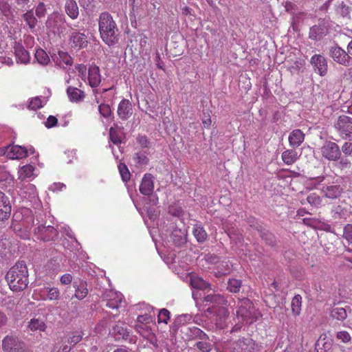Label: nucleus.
I'll use <instances>...</instances> for the list:
<instances>
[{"label":"nucleus","mask_w":352,"mask_h":352,"mask_svg":"<svg viewBox=\"0 0 352 352\" xmlns=\"http://www.w3.org/2000/svg\"><path fill=\"white\" fill-rule=\"evenodd\" d=\"M139 189L143 195L147 197L148 203L142 208L139 205H135V207L142 217H144L146 214L149 219L153 220L157 216L155 210L147 205L149 204L151 206H156L158 204V197L153 194L154 177L150 173H146L142 179Z\"/></svg>","instance_id":"nucleus-1"},{"label":"nucleus","mask_w":352,"mask_h":352,"mask_svg":"<svg viewBox=\"0 0 352 352\" xmlns=\"http://www.w3.org/2000/svg\"><path fill=\"white\" fill-rule=\"evenodd\" d=\"M204 302L214 304L207 309V312L213 314V321L217 328L223 329L227 327L229 312L226 307L222 306L226 304V300L221 295H207L204 297Z\"/></svg>","instance_id":"nucleus-2"},{"label":"nucleus","mask_w":352,"mask_h":352,"mask_svg":"<svg viewBox=\"0 0 352 352\" xmlns=\"http://www.w3.org/2000/svg\"><path fill=\"white\" fill-rule=\"evenodd\" d=\"M99 32L102 40L109 46L118 42L119 30L113 16L108 12H102L98 19Z\"/></svg>","instance_id":"nucleus-3"},{"label":"nucleus","mask_w":352,"mask_h":352,"mask_svg":"<svg viewBox=\"0 0 352 352\" xmlns=\"http://www.w3.org/2000/svg\"><path fill=\"white\" fill-rule=\"evenodd\" d=\"M6 278L14 292L25 289L28 285V272L24 261L17 262L7 272Z\"/></svg>","instance_id":"nucleus-4"},{"label":"nucleus","mask_w":352,"mask_h":352,"mask_svg":"<svg viewBox=\"0 0 352 352\" xmlns=\"http://www.w3.org/2000/svg\"><path fill=\"white\" fill-rule=\"evenodd\" d=\"M63 232L65 235L71 239H74V236L72 231L69 227L61 226L54 228L53 226H38L34 230V234L38 239L44 241L54 240L57 238L58 231Z\"/></svg>","instance_id":"nucleus-5"},{"label":"nucleus","mask_w":352,"mask_h":352,"mask_svg":"<svg viewBox=\"0 0 352 352\" xmlns=\"http://www.w3.org/2000/svg\"><path fill=\"white\" fill-rule=\"evenodd\" d=\"M258 310L254 307L248 299L242 301L241 307L236 311V316L239 322L252 324L259 317Z\"/></svg>","instance_id":"nucleus-6"},{"label":"nucleus","mask_w":352,"mask_h":352,"mask_svg":"<svg viewBox=\"0 0 352 352\" xmlns=\"http://www.w3.org/2000/svg\"><path fill=\"white\" fill-rule=\"evenodd\" d=\"M258 350V346L250 338L239 339L223 346V352H254Z\"/></svg>","instance_id":"nucleus-7"},{"label":"nucleus","mask_w":352,"mask_h":352,"mask_svg":"<svg viewBox=\"0 0 352 352\" xmlns=\"http://www.w3.org/2000/svg\"><path fill=\"white\" fill-rule=\"evenodd\" d=\"M333 127L343 140L352 141V118L346 115L340 116L333 122Z\"/></svg>","instance_id":"nucleus-8"},{"label":"nucleus","mask_w":352,"mask_h":352,"mask_svg":"<svg viewBox=\"0 0 352 352\" xmlns=\"http://www.w3.org/2000/svg\"><path fill=\"white\" fill-rule=\"evenodd\" d=\"M65 21L64 14L58 12H53L47 16L45 25L47 29L53 33H60L64 28Z\"/></svg>","instance_id":"nucleus-9"},{"label":"nucleus","mask_w":352,"mask_h":352,"mask_svg":"<svg viewBox=\"0 0 352 352\" xmlns=\"http://www.w3.org/2000/svg\"><path fill=\"white\" fill-rule=\"evenodd\" d=\"M34 296L37 300H57L60 298V293L57 287L44 286L34 292Z\"/></svg>","instance_id":"nucleus-10"},{"label":"nucleus","mask_w":352,"mask_h":352,"mask_svg":"<svg viewBox=\"0 0 352 352\" xmlns=\"http://www.w3.org/2000/svg\"><path fill=\"white\" fill-rule=\"evenodd\" d=\"M329 55L337 63L345 67L352 65V58L349 56L347 52L338 45L330 48Z\"/></svg>","instance_id":"nucleus-11"},{"label":"nucleus","mask_w":352,"mask_h":352,"mask_svg":"<svg viewBox=\"0 0 352 352\" xmlns=\"http://www.w3.org/2000/svg\"><path fill=\"white\" fill-rule=\"evenodd\" d=\"M320 150L322 157L329 161L338 160L341 155L338 145L331 141H326Z\"/></svg>","instance_id":"nucleus-12"},{"label":"nucleus","mask_w":352,"mask_h":352,"mask_svg":"<svg viewBox=\"0 0 352 352\" xmlns=\"http://www.w3.org/2000/svg\"><path fill=\"white\" fill-rule=\"evenodd\" d=\"M28 150L19 145H10L0 148V155H6L10 159L19 160L28 155Z\"/></svg>","instance_id":"nucleus-13"},{"label":"nucleus","mask_w":352,"mask_h":352,"mask_svg":"<svg viewBox=\"0 0 352 352\" xmlns=\"http://www.w3.org/2000/svg\"><path fill=\"white\" fill-rule=\"evenodd\" d=\"M161 238L166 245L172 242L175 245L179 246L186 241L185 234L181 230H175L169 235L167 233H162Z\"/></svg>","instance_id":"nucleus-14"},{"label":"nucleus","mask_w":352,"mask_h":352,"mask_svg":"<svg viewBox=\"0 0 352 352\" xmlns=\"http://www.w3.org/2000/svg\"><path fill=\"white\" fill-rule=\"evenodd\" d=\"M122 299V294L113 289L107 290L103 294V300L107 302V307L111 309H118Z\"/></svg>","instance_id":"nucleus-15"},{"label":"nucleus","mask_w":352,"mask_h":352,"mask_svg":"<svg viewBox=\"0 0 352 352\" xmlns=\"http://www.w3.org/2000/svg\"><path fill=\"white\" fill-rule=\"evenodd\" d=\"M23 345V342L14 336H7L3 340V349L5 352H19Z\"/></svg>","instance_id":"nucleus-16"},{"label":"nucleus","mask_w":352,"mask_h":352,"mask_svg":"<svg viewBox=\"0 0 352 352\" xmlns=\"http://www.w3.org/2000/svg\"><path fill=\"white\" fill-rule=\"evenodd\" d=\"M311 63L314 67V70L323 76L327 72V62L326 58L320 54H315L311 57Z\"/></svg>","instance_id":"nucleus-17"},{"label":"nucleus","mask_w":352,"mask_h":352,"mask_svg":"<svg viewBox=\"0 0 352 352\" xmlns=\"http://www.w3.org/2000/svg\"><path fill=\"white\" fill-rule=\"evenodd\" d=\"M11 213V205L9 198L0 192V220L8 219Z\"/></svg>","instance_id":"nucleus-18"},{"label":"nucleus","mask_w":352,"mask_h":352,"mask_svg":"<svg viewBox=\"0 0 352 352\" xmlns=\"http://www.w3.org/2000/svg\"><path fill=\"white\" fill-rule=\"evenodd\" d=\"M327 184L322 187L321 191L326 197L329 199H336L338 197L343 191V188L340 185H329L328 180Z\"/></svg>","instance_id":"nucleus-19"},{"label":"nucleus","mask_w":352,"mask_h":352,"mask_svg":"<svg viewBox=\"0 0 352 352\" xmlns=\"http://www.w3.org/2000/svg\"><path fill=\"white\" fill-rule=\"evenodd\" d=\"M70 42L72 47L78 49L85 47L88 43L87 36L85 35V34L77 31H74L72 33Z\"/></svg>","instance_id":"nucleus-20"},{"label":"nucleus","mask_w":352,"mask_h":352,"mask_svg":"<svg viewBox=\"0 0 352 352\" xmlns=\"http://www.w3.org/2000/svg\"><path fill=\"white\" fill-rule=\"evenodd\" d=\"M32 220V217L27 218L26 219H23L21 223H12V228L14 231L19 235L21 238L23 239H28L30 238V232L27 230V224L29 223L30 221Z\"/></svg>","instance_id":"nucleus-21"},{"label":"nucleus","mask_w":352,"mask_h":352,"mask_svg":"<svg viewBox=\"0 0 352 352\" xmlns=\"http://www.w3.org/2000/svg\"><path fill=\"white\" fill-rule=\"evenodd\" d=\"M14 52L16 60L18 63L26 64L29 63L30 56L27 50L19 43H15L14 46Z\"/></svg>","instance_id":"nucleus-22"},{"label":"nucleus","mask_w":352,"mask_h":352,"mask_svg":"<svg viewBox=\"0 0 352 352\" xmlns=\"http://www.w3.org/2000/svg\"><path fill=\"white\" fill-rule=\"evenodd\" d=\"M101 81L99 67L92 65L88 72V82L91 87H97Z\"/></svg>","instance_id":"nucleus-23"},{"label":"nucleus","mask_w":352,"mask_h":352,"mask_svg":"<svg viewBox=\"0 0 352 352\" xmlns=\"http://www.w3.org/2000/svg\"><path fill=\"white\" fill-rule=\"evenodd\" d=\"M131 104L129 100L123 99L118 104V115L120 118L126 120L131 115Z\"/></svg>","instance_id":"nucleus-24"},{"label":"nucleus","mask_w":352,"mask_h":352,"mask_svg":"<svg viewBox=\"0 0 352 352\" xmlns=\"http://www.w3.org/2000/svg\"><path fill=\"white\" fill-rule=\"evenodd\" d=\"M289 145L293 148L298 147L305 140V134L300 129L293 130L289 135Z\"/></svg>","instance_id":"nucleus-25"},{"label":"nucleus","mask_w":352,"mask_h":352,"mask_svg":"<svg viewBox=\"0 0 352 352\" xmlns=\"http://www.w3.org/2000/svg\"><path fill=\"white\" fill-rule=\"evenodd\" d=\"M331 177L330 176H319L316 177L309 178L306 182V185L309 189L317 188L320 185L324 186L327 184L326 181L328 180V184H330Z\"/></svg>","instance_id":"nucleus-26"},{"label":"nucleus","mask_w":352,"mask_h":352,"mask_svg":"<svg viewBox=\"0 0 352 352\" xmlns=\"http://www.w3.org/2000/svg\"><path fill=\"white\" fill-rule=\"evenodd\" d=\"M53 60L57 66L64 69L72 64V57L64 52H58V56L54 58Z\"/></svg>","instance_id":"nucleus-27"},{"label":"nucleus","mask_w":352,"mask_h":352,"mask_svg":"<svg viewBox=\"0 0 352 352\" xmlns=\"http://www.w3.org/2000/svg\"><path fill=\"white\" fill-rule=\"evenodd\" d=\"M327 32V28L324 25H316L310 28L309 36L314 41L320 40Z\"/></svg>","instance_id":"nucleus-28"},{"label":"nucleus","mask_w":352,"mask_h":352,"mask_svg":"<svg viewBox=\"0 0 352 352\" xmlns=\"http://www.w3.org/2000/svg\"><path fill=\"white\" fill-rule=\"evenodd\" d=\"M65 10L72 19H77L79 15L78 6L74 0H67L65 4Z\"/></svg>","instance_id":"nucleus-29"},{"label":"nucleus","mask_w":352,"mask_h":352,"mask_svg":"<svg viewBox=\"0 0 352 352\" xmlns=\"http://www.w3.org/2000/svg\"><path fill=\"white\" fill-rule=\"evenodd\" d=\"M67 94L69 100L72 102H78L85 98V93L79 89L74 87H68Z\"/></svg>","instance_id":"nucleus-30"},{"label":"nucleus","mask_w":352,"mask_h":352,"mask_svg":"<svg viewBox=\"0 0 352 352\" xmlns=\"http://www.w3.org/2000/svg\"><path fill=\"white\" fill-rule=\"evenodd\" d=\"M300 155L294 149H288L282 153L281 158L287 165H292L299 158Z\"/></svg>","instance_id":"nucleus-31"},{"label":"nucleus","mask_w":352,"mask_h":352,"mask_svg":"<svg viewBox=\"0 0 352 352\" xmlns=\"http://www.w3.org/2000/svg\"><path fill=\"white\" fill-rule=\"evenodd\" d=\"M34 171V168L32 165H25L22 166L18 172L19 179H20L21 180H32L35 177Z\"/></svg>","instance_id":"nucleus-32"},{"label":"nucleus","mask_w":352,"mask_h":352,"mask_svg":"<svg viewBox=\"0 0 352 352\" xmlns=\"http://www.w3.org/2000/svg\"><path fill=\"white\" fill-rule=\"evenodd\" d=\"M190 285L193 289L198 290H204L209 286L204 279L195 274L190 276Z\"/></svg>","instance_id":"nucleus-33"},{"label":"nucleus","mask_w":352,"mask_h":352,"mask_svg":"<svg viewBox=\"0 0 352 352\" xmlns=\"http://www.w3.org/2000/svg\"><path fill=\"white\" fill-rule=\"evenodd\" d=\"M20 195L25 199H33L36 197V187L32 184H27L20 190Z\"/></svg>","instance_id":"nucleus-34"},{"label":"nucleus","mask_w":352,"mask_h":352,"mask_svg":"<svg viewBox=\"0 0 352 352\" xmlns=\"http://www.w3.org/2000/svg\"><path fill=\"white\" fill-rule=\"evenodd\" d=\"M74 287H76L75 291V297L78 300H82L86 297L88 294V289L87 287V283L85 281H81L79 285L76 286L74 285Z\"/></svg>","instance_id":"nucleus-35"},{"label":"nucleus","mask_w":352,"mask_h":352,"mask_svg":"<svg viewBox=\"0 0 352 352\" xmlns=\"http://www.w3.org/2000/svg\"><path fill=\"white\" fill-rule=\"evenodd\" d=\"M302 307V297L300 295L297 294L294 296L291 302V308L292 314L294 316H298L301 311Z\"/></svg>","instance_id":"nucleus-36"},{"label":"nucleus","mask_w":352,"mask_h":352,"mask_svg":"<svg viewBox=\"0 0 352 352\" xmlns=\"http://www.w3.org/2000/svg\"><path fill=\"white\" fill-rule=\"evenodd\" d=\"M192 233L199 243L204 242L208 237V234L205 230L200 225H195L192 230Z\"/></svg>","instance_id":"nucleus-37"},{"label":"nucleus","mask_w":352,"mask_h":352,"mask_svg":"<svg viewBox=\"0 0 352 352\" xmlns=\"http://www.w3.org/2000/svg\"><path fill=\"white\" fill-rule=\"evenodd\" d=\"M184 330H186L190 332L188 336L189 339H192L195 338H197L199 339H208V336L200 329L192 327H186Z\"/></svg>","instance_id":"nucleus-38"},{"label":"nucleus","mask_w":352,"mask_h":352,"mask_svg":"<svg viewBox=\"0 0 352 352\" xmlns=\"http://www.w3.org/2000/svg\"><path fill=\"white\" fill-rule=\"evenodd\" d=\"M331 316L334 319L343 321L347 317V310L343 307H334L331 311Z\"/></svg>","instance_id":"nucleus-39"},{"label":"nucleus","mask_w":352,"mask_h":352,"mask_svg":"<svg viewBox=\"0 0 352 352\" xmlns=\"http://www.w3.org/2000/svg\"><path fill=\"white\" fill-rule=\"evenodd\" d=\"M34 56L36 61L42 65H46L50 63V57L43 49L36 50Z\"/></svg>","instance_id":"nucleus-40"},{"label":"nucleus","mask_w":352,"mask_h":352,"mask_svg":"<svg viewBox=\"0 0 352 352\" xmlns=\"http://www.w3.org/2000/svg\"><path fill=\"white\" fill-rule=\"evenodd\" d=\"M47 102L45 97H35L30 101L28 108L32 110H36L43 107Z\"/></svg>","instance_id":"nucleus-41"},{"label":"nucleus","mask_w":352,"mask_h":352,"mask_svg":"<svg viewBox=\"0 0 352 352\" xmlns=\"http://www.w3.org/2000/svg\"><path fill=\"white\" fill-rule=\"evenodd\" d=\"M23 18L24 21L26 22L28 27L33 30L35 28L37 24V19L34 16L32 10L27 11L23 15Z\"/></svg>","instance_id":"nucleus-42"},{"label":"nucleus","mask_w":352,"mask_h":352,"mask_svg":"<svg viewBox=\"0 0 352 352\" xmlns=\"http://www.w3.org/2000/svg\"><path fill=\"white\" fill-rule=\"evenodd\" d=\"M28 327L31 331H43L46 328L45 322L42 320L38 318H32L29 322Z\"/></svg>","instance_id":"nucleus-43"},{"label":"nucleus","mask_w":352,"mask_h":352,"mask_svg":"<svg viewBox=\"0 0 352 352\" xmlns=\"http://www.w3.org/2000/svg\"><path fill=\"white\" fill-rule=\"evenodd\" d=\"M0 10L7 18L12 16L13 10L8 0H0Z\"/></svg>","instance_id":"nucleus-44"},{"label":"nucleus","mask_w":352,"mask_h":352,"mask_svg":"<svg viewBox=\"0 0 352 352\" xmlns=\"http://www.w3.org/2000/svg\"><path fill=\"white\" fill-rule=\"evenodd\" d=\"M135 329L142 336L145 338H148L152 335L151 329L146 324H136Z\"/></svg>","instance_id":"nucleus-45"},{"label":"nucleus","mask_w":352,"mask_h":352,"mask_svg":"<svg viewBox=\"0 0 352 352\" xmlns=\"http://www.w3.org/2000/svg\"><path fill=\"white\" fill-rule=\"evenodd\" d=\"M241 286V281L238 279L232 278L228 280V289L230 292L236 293L239 292Z\"/></svg>","instance_id":"nucleus-46"},{"label":"nucleus","mask_w":352,"mask_h":352,"mask_svg":"<svg viewBox=\"0 0 352 352\" xmlns=\"http://www.w3.org/2000/svg\"><path fill=\"white\" fill-rule=\"evenodd\" d=\"M82 333L78 331H74L68 338L67 342L73 346L81 341L82 339Z\"/></svg>","instance_id":"nucleus-47"},{"label":"nucleus","mask_w":352,"mask_h":352,"mask_svg":"<svg viewBox=\"0 0 352 352\" xmlns=\"http://www.w3.org/2000/svg\"><path fill=\"white\" fill-rule=\"evenodd\" d=\"M170 319V312L166 309H162L157 316V322L159 324L164 323L168 324Z\"/></svg>","instance_id":"nucleus-48"},{"label":"nucleus","mask_w":352,"mask_h":352,"mask_svg":"<svg viewBox=\"0 0 352 352\" xmlns=\"http://www.w3.org/2000/svg\"><path fill=\"white\" fill-rule=\"evenodd\" d=\"M307 201L311 206L319 207L321 205L322 199L316 193H311L307 196Z\"/></svg>","instance_id":"nucleus-49"},{"label":"nucleus","mask_w":352,"mask_h":352,"mask_svg":"<svg viewBox=\"0 0 352 352\" xmlns=\"http://www.w3.org/2000/svg\"><path fill=\"white\" fill-rule=\"evenodd\" d=\"M109 138L110 140L116 145H118L121 143V137L119 135L118 131L117 129L111 127L109 130Z\"/></svg>","instance_id":"nucleus-50"},{"label":"nucleus","mask_w":352,"mask_h":352,"mask_svg":"<svg viewBox=\"0 0 352 352\" xmlns=\"http://www.w3.org/2000/svg\"><path fill=\"white\" fill-rule=\"evenodd\" d=\"M336 12L341 16L346 18V17H349V13H350V10H349V6H347L344 3H341L337 6Z\"/></svg>","instance_id":"nucleus-51"},{"label":"nucleus","mask_w":352,"mask_h":352,"mask_svg":"<svg viewBox=\"0 0 352 352\" xmlns=\"http://www.w3.org/2000/svg\"><path fill=\"white\" fill-rule=\"evenodd\" d=\"M119 172L121 177L124 182H127L130 179V173L127 166L124 164H120L118 165Z\"/></svg>","instance_id":"nucleus-52"},{"label":"nucleus","mask_w":352,"mask_h":352,"mask_svg":"<svg viewBox=\"0 0 352 352\" xmlns=\"http://www.w3.org/2000/svg\"><path fill=\"white\" fill-rule=\"evenodd\" d=\"M192 320V316L190 314H182L177 317L175 319V324L183 326L188 323Z\"/></svg>","instance_id":"nucleus-53"},{"label":"nucleus","mask_w":352,"mask_h":352,"mask_svg":"<svg viewBox=\"0 0 352 352\" xmlns=\"http://www.w3.org/2000/svg\"><path fill=\"white\" fill-rule=\"evenodd\" d=\"M35 13L38 18L41 19L45 16L47 8L44 3L40 2L35 8Z\"/></svg>","instance_id":"nucleus-54"},{"label":"nucleus","mask_w":352,"mask_h":352,"mask_svg":"<svg viewBox=\"0 0 352 352\" xmlns=\"http://www.w3.org/2000/svg\"><path fill=\"white\" fill-rule=\"evenodd\" d=\"M98 111L100 115L105 118L110 117L111 115V108L109 105L106 104H100L98 107Z\"/></svg>","instance_id":"nucleus-55"},{"label":"nucleus","mask_w":352,"mask_h":352,"mask_svg":"<svg viewBox=\"0 0 352 352\" xmlns=\"http://www.w3.org/2000/svg\"><path fill=\"white\" fill-rule=\"evenodd\" d=\"M113 331L115 333H118V334L124 339H126L129 336V333L127 331V329L125 327L120 326L119 324H116L113 327Z\"/></svg>","instance_id":"nucleus-56"},{"label":"nucleus","mask_w":352,"mask_h":352,"mask_svg":"<svg viewBox=\"0 0 352 352\" xmlns=\"http://www.w3.org/2000/svg\"><path fill=\"white\" fill-rule=\"evenodd\" d=\"M343 237L349 243H352V224H347L343 230Z\"/></svg>","instance_id":"nucleus-57"},{"label":"nucleus","mask_w":352,"mask_h":352,"mask_svg":"<svg viewBox=\"0 0 352 352\" xmlns=\"http://www.w3.org/2000/svg\"><path fill=\"white\" fill-rule=\"evenodd\" d=\"M6 182L10 184L12 182V177L3 167L0 166V183Z\"/></svg>","instance_id":"nucleus-58"},{"label":"nucleus","mask_w":352,"mask_h":352,"mask_svg":"<svg viewBox=\"0 0 352 352\" xmlns=\"http://www.w3.org/2000/svg\"><path fill=\"white\" fill-rule=\"evenodd\" d=\"M196 346L202 352H210L212 349V345L204 341L197 342Z\"/></svg>","instance_id":"nucleus-59"},{"label":"nucleus","mask_w":352,"mask_h":352,"mask_svg":"<svg viewBox=\"0 0 352 352\" xmlns=\"http://www.w3.org/2000/svg\"><path fill=\"white\" fill-rule=\"evenodd\" d=\"M71 348L63 343H57L52 352H69Z\"/></svg>","instance_id":"nucleus-60"},{"label":"nucleus","mask_w":352,"mask_h":352,"mask_svg":"<svg viewBox=\"0 0 352 352\" xmlns=\"http://www.w3.org/2000/svg\"><path fill=\"white\" fill-rule=\"evenodd\" d=\"M336 337L338 340H340L345 343L351 340V336L349 333L345 331L338 332Z\"/></svg>","instance_id":"nucleus-61"},{"label":"nucleus","mask_w":352,"mask_h":352,"mask_svg":"<svg viewBox=\"0 0 352 352\" xmlns=\"http://www.w3.org/2000/svg\"><path fill=\"white\" fill-rule=\"evenodd\" d=\"M152 320V318L148 314L144 315H140L138 316V322L140 324H147L149 323Z\"/></svg>","instance_id":"nucleus-62"},{"label":"nucleus","mask_w":352,"mask_h":352,"mask_svg":"<svg viewBox=\"0 0 352 352\" xmlns=\"http://www.w3.org/2000/svg\"><path fill=\"white\" fill-rule=\"evenodd\" d=\"M57 119L53 116H50L45 122V125L47 128H52L57 123Z\"/></svg>","instance_id":"nucleus-63"},{"label":"nucleus","mask_w":352,"mask_h":352,"mask_svg":"<svg viewBox=\"0 0 352 352\" xmlns=\"http://www.w3.org/2000/svg\"><path fill=\"white\" fill-rule=\"evenodd\" d=\"M342 150L345 155H352V142H345L342 147Z\"/></svg>","instance_id":"nucleus-64"}]
</instances>
